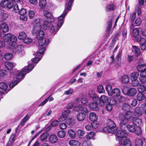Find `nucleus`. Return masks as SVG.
I'll return each instance as SVG.
<instances>
[{
    "label": "nucleus",
    "mask_w": 146,
    "mask_h": 146,
    "mask_svg": "<svg viewBox=\"0 0 146 146\" xmlns=\"http://www.w3.org/2000/svg\"><path fill=\"white\" fill-rule=\"evenodd\" d=\"M127 127L129 131L131 132H134L136 131V127L133 125L128 124Z\"/></svg>",
    "instance_id": "f704fd0d"
},
{
    "label": "nucleus",
    "mask_w": 146,
    "mask_h": 146,
    "mask_svg": "<svg viewBox=\"0 0 146 146\" xmlns=\"http://www.w3.org/2000/svg\"><path fill=\"white\" fill-rule=\"evenodd\" d=\"M116 135L117 137L119 139L120 141L126 138L127 136V131L125 130L122 129L121 130L118 131L116 133Z\"/></svg>",
    "instance_id": "ddd939ff"
},
{
    "label": "nucleus",
    "mask_w": 146,
    "mask_h": 146,
    "mask_svg": "<svg viewBox=\"0 0 146 146\" xmlns=\"http://www.w3.org/2000/svg\"><path fill=\"white\" fill-rule=\"evenodd\" d=\"M141 19L140 18H137L135 21V25L137 26L139 25L141 23Z\"/></svg>",
    "instance_id": "bf43d9fd"
},
{
    "label": "nucleus",
    "mask_w": 146,
    "mask_h": 146,
    "mask_svg": "<svg viewBox=\"0 0 146 146\" xmlns=\"http://www.w3.org/2000/svg\"><path fill=\"white\" fill-rule=\"evenodd\" d=\"M1 29H2V31L4 33H6L9 30L8 26L6 23H3L1 26Z\"/></svg>",
    "instance_id": "c85d7f7f"
},
{
    "label": "nucleus",
    "mask_w": 146,
    "mask_h": 146,
    "mask_svg": "<svg viewBox=\"0 0 146 146\" xmlns=\"http://www.w3.org/2000/svg\"><path fill=\"white\" fill-rule=\"evenodd\" d=\"M107 126L104 127L103 129L105 132H109L111 133H115L117 130V128L114 122L112 120L109 119L107 120Z\"/></svg>",
    "instance_id": "7ed1b4c3"
},
{
    "label": "nucleus",
    "mask_w": 146,
    "mask_h": 146,
    "mask_svg": "<svg viewBox=\"0 0 146 146\" xmlns=\"http://www.w3.org/2000/svg\"><path fill=\"white\" fill-rule=\"evenodd\" d=\"M146 90V83H141L138 88V90L140 93L145 92Z\"/></svg>",
    "instance_id": "aec40b11"
},
{
    "label": "nucleus",
    "mask_w": 146,
    "mask_h": 146,
    "mask_svg": "<svg viewBox=\"0 0 146 146\" xmlns=\"http://www.w3.org/2000/svg\"><path fill=\"white\" fill-rule=\"evenodd\" d=\"M89 119L93 122L96 121L98 120V117L95 113L92 112L90 113L89 115Z\"/></svg>",
    "instance_id": "393cba45"
},
{
    "label": "nucleus",
    "mask_w": 146,
    "mask_h": 146,
    "mask_svg": "<svg viewBox=\"0 0 146 146\" xmlns=\"http://www.w3.org/2000/svg\"><path fill=\"white\" fill-rule=\"evenodd\" d=\"M137 69L139 72H141L145 70L146 69V64H141L137 66Z\"/></svg>",
    "instance_id": "2f4dec72"
},
{
    "label": "nucleus",
    "mask_w": 146,
    "mask_h": 146,
    "mask_svg": "<svg viewBox=\"0 0 146 146\" xmlns=\"http://www.w3.org/2000/svg\"><path fill=\"white\" fill-rule=\"evenodd\" d=\"M36 38L38 40V44L39 45L38 52L35 53V58L32 59L33 62L34 63H37L41 59L42 54L44 53V52L46 50L45 47L44 46L48 45L50 42V40L44 37V32L39 29L37 31Z\"/></svg>",
    "instance_id": "f257e3e1"
},
{
    "label": "nucleus",
    "mask_w": 146,
    "mask_h": 146,
    "mask_svg": "<svg viewBox=\"0 0 146 146\" xmlns=\"http://www.w3.org/2000/svg\"><path fill=\"white\" fill-rule=\"evenodd\" d=\"M73 92V90L72 89H70L65 91L64 93V94L66 95H68L72 94Z\"/></svg>",
    "instance_id": "052dcab7"
},
{
    "label": "nucleus",
    "mask_w": 146,
    "mask_h": 146,
    "mask_svg": "<svg viewBox=\"0 0 146 146\" xmlns=\"http://www.w3.org/2000/svg\"><path fill=\"white\" fill-rule=\"evenodd\" d=\"M108 103L112 106L115 105L117 103L116 100L113 97H110L108 98Z\"/></svg>",
    "instance_id": "cd10ccee"
},
{
    "label": "nucleus",
    "mask_w": 146,
    "mask_h": 146,
    "mask_svg": "<svg viewBox=\"0 0 146 146\" xmlns=\"http://www.w3.org/2000/svg\"><path fill=\"white\" fill-rule=\"evenodd\" d=\"M16 65V64L15 63L10 62L8 61H6L5 63V66L9 70L13 69Z\"/></svg>",
    "instance_id": "5701e85b"
},
{
    "label": "nucleus",
    "mask_w": 146,
    "mask_h": 146,
    "mask_svg": "<svg viewBox=\"0 0 146 146\" xmlns=\"http://www.w3.org/2000/svg\"><path fill=\"white\" fill-rule=\"evenodd\" d=\"M34 67V64H32L29 65L27 67H25V69L19 72L18 70H14L10 74L11 78H13V76H14V77H15L16 79H20L23 78L25 74L32 70Z\"/></svg>",
    "instance_id": "f03ea898"
},
{
    "label": "nucleus",
    "mask_w": 146,
    "mask_h": 146,
    "mask_svg": "<svg viewBox=\"0 0 146 146\" xmlns=\"http://www.w3.org/2000/svg\"><path fill=\"white\" fill-rule=\"evenodd\" d=\"M139 76V74L137 72H134L130 74V78L131 80H136Z\"/></svg>",
    "instance_id": "473e14b6"
},
{
    "label": "nucleus",
    "mask_w": 146,
    "mask_h": 146,
    "mask_svg": "<svg viewBox=\"0 0 146 146\" xmlns=\"http://www.w3.org/2000/svg\"><path fill=\"white\" fill-rule=\"evenodd\" d=\"M137 98L138 101H141L145 98V96L141 93H140L137 94Z\"/></svg>",
    "instance_id": "79ce46f5"
},
{
    "label": "nucleus",
    "mask_w": 146,
    "mask_h": 146,
    "mask_svg": "<svg viewBox=\"0 0 146 146\" xmlns=\"http://www.w3.org/2000/svg\"><path fill=\"white\" fill-rule=\"evenodd\" d=\"M48 134L47 133H45L42 134L40 136V139L43 141L45 140L48 136Z\"/></svg>",
    "instance_id": "de8ad7c7"
},
{
    "label": "nucleus",
    "mask_w": 146,
    "mask_h": 146,
    "mask_svg": "<svg viewBox=\"0 0 146 146\" xmlns=\"http://www.w3.org/2000/svg\"><path fill=\"white\" fill-rule=\"evenodd\" d=\"M66 135V132L64 130H60L58 132L57 135L58 137L61 138L64 137Z\"/></svg>",
    "instance_id": "4c0bfd02"
},
{
    "label": "nucleus",
    "mask_w": 146,
    "mask_h": 146,
    "mask_svg": "<svg viewBox=\"0 0 146 146\" xmlns=\"http://www.w3.org/2000/svg\"><path fill=\"white\" fill-rule=\"evenodd\" d=\"M71 7L68 6H66L63 13L58 18V20L56 23V25L60 26V27L63 25L64 21V19L68 11L71 10Z\"/></svg>",
    "instance_id": "6e6552de"
},
{
    "label": "nucleus",
    "mask_w": 146,
    "mask_h": 146,
    "mask_svg": "<svg viewBox=\"0 0 146 146\" xmlns=\"http://www.w3.org/2000/svg\"><path fill=\"white\" fill-rule=\"evenodd\" d=\"M58 139L56 136L53 134L50 135L49 138V141L52 143H56L58 141Z\"/></svg>",
    "instance_id": "b1692460"
},
{
    "label": "nucleus",
    "mask_w": 146,
    "mask_h": 146,
    "mask_svg": "<svg viewBox=\"0 0 146 146\" xmlns=\"http://www.w3.org/2000/svg\"><path fill=\"white\" fill-rule=\"evenodd\" d=\"M132 121L134 124L138 126H140L142 124V119L138 117L133 118Z\"/></svg>",
    "instance_id": "dca6fc26"
},
{
    "label": "nucleus",
    "mask_w": 146,
    "mask_h": 146,
    "mask_svg": "<svg viewBox=\"0 0 146 146\" xmlns=\"http://www.w3.org/2000/svg\"><path fill=\"white\" fill-rule=\"evenodd\" d=\"M119 143L122 145L124 146H131V143L130 140L126 138L122 139L121 141H119Z\"/></svg>",
    "instance_id": "a211bd4d"
},
{
    "label": "nucleus",
    "mask_w": 146,
    "mask_h": 146,
    "mask_svg": "<svg viewBox=\"0 0 146 146\" xmlns=\"http://www.w3.org/2000/svg\"><path fill=\"white\" fill-rule=\"evenodd\" d=\"M131 80L132 81V84L133 86H135L138 85L139 84V81L137 79Z\"/></svg>",
    "instance_id": "e2e57ef3"
},
{
    "label": "nucleus",
    "mask_w": 146,
    "mask_h": 146,
    "mask_svg": "<svg viewBox=\"0 0 146 146\" xmlns=\"http://www.w3.org/2000/svg\"><path fill=\"white\" fill-rule=\"evenodd\" d=\"M110 83H109L108 84H107L106 86V90L108 94L109 95H111V94L112 87Z\"/></svg>",
    "instance_id": "c9c22d12"
},
{
    "label": "nucleus",
    "mask_w": 146,
    "mask_h": 146,
    "mask_svg": "<svg viewBox=\"0 0 146 146\" xmlns=\"http://www.w3.org/2000/svg\"><path fill=\"white\" fill-rule=\"evenodd\" d=\"M130 108L129 105L127 103L124 104L122 106V109L125 111L128 110Z\"/></svg>",
    "instance_id": "4d7b16f0"
},
{
    "label": "nucleus",
    "mask_w": 146,
    "mask_h": 146,
    "mask_svg": "<svg viewBox=\"0 0 146 146\" xmlns=\"http://www.w3.org/2000/svg\"><path fill=\"white\" fill-rule=\"evenodd\" d=\"M95 135V133L94 132H90L86 135V138L87 139H91L93 138Z\"/></svg>",
    "instance_id": "8fccbe9b"
},
{
    "label": "nucleus",
    "mask_w": 146,
    "mask_h": 146,
    "mask_svg": "<svg viewBox=\"0 0 146 146\" xmlns=\"http://www.w3.org/2000/svg\"><path fill=\"white\" fill-rule=\"evenodd\" d=\"M68 134L69 137L73 139H74L76 137V133L75 131L72 129H70L68 131Z\"/></svg>",
    "instance_id": "bb28decb"
},
{
    "label": "nucleus",
    "mask_w": 146,
    "mask_h": 146,
    "mask_svg": "<svg viewBox=\"0 0 146 146\" xmlns=\"http://www.w3.org/2000/svg\"><path fill=\"white\" fill-rule=\"evenodd\" d=\"M80 99L77 98L75 100V105L73 109V110L75 111H80L81 113L85 115H87L89 111L87 108L85 107L82 106V105L80 104H79V102Z\"/></svg>",
    "instance_id": "20e7f679"
},
{
    "label": "nucleus",
    "mask_w": 146,
    "mask_h": 146,
    "mask_svg": "<svg viewBox=\"0 0 146 146\" xmlns=\"http://www.w3.org/2000/svg\"><path fill=\"white\" fill-rule=\"evenodd\" d=\"M64 115V114H62V115L59 118V120L60 121H63L66 119L67 117Z\"/></svg>",
    "instance_id": "774afa93"
},
{
    "label": "nucleus",
    "mask_w": 146,
    "mask_h": 146,
    "mask_svg": "<svg viewBox=\"0 0 146 146\" xmlns=\"http://www.w3.org/2000/svg\"><path fill=\"white\" fill-rule=\"evenodd\" d=\"M44 16L47 18L46 21H44V23L46 22V23H50L52 22L54 20V17L51 13L47 11H45L43 13Z\"/></svg>",
    "instance_id": "9b49d317"
},
{
    "label": "nucleus",
    "mask_w": 146,
    "mask_h": 146,
    "mask_svg": "<svg viewBox=\"0 0 146 146\" xmlns=\"http://www.w3.org/2000/svg\"><path fill=\"white\" fill-rule=\"evenodd\" d=\"M19 12L20 15H24L27 12L26 9L23 8L21 9Z\"/></svg>",
    "instance_id": "338daca9"
},
{
    "label": "nucleus",
    "mask_w": 146,
    "mask_h": 146,
    "mask_svg": "<svg viewBox=\"0 0 146 146\" xmlns=\"http://www.w3.org/2000/svg\"><path fill=\"white\" fill-rule=\"evenodd\" d=\"M47 4L46 0H39V4L40 7L43 8L45 7Z\"/></svg>",
    "instance_id": "a18cd8bd"
},
{
    "label": "nucleus",
    "mask_w": 146,
    "mask_h": 146,
    "mask_svg": "<svg viewBox=\"0 0 146 146\" xmlns=\"http://www.w3.org/2000/svg\"><path fill=\"white\" fill-rule=\"evenodd\" d=\"M7 88L8 86L5 83L3 82H0V89L4 90H5L7 89Z\"/></svg>",
    "instance_id": "c03bdc74"
},
{
    "label": "nucleus",
    "mask_w": 146,
    "mask_h": 146,
    "mask_svg": "<svg viewBox=\"0 0 146 146\" xmlns=\"http://www.w3.org/2000/svg\"><path fill=\"white\" fill-rule=\"evenodd\" d=\"M132 117V113L131 111H128L126 112L123 115L121 116L120 117V122L119 126L120 129H123V126H125L128 122L129 119Z\"/></svg>",
    "instance_id": "423d86ee"
},
{
    "label": "nucleus",
    "mask_w": 146,
    "mask_h": 146,
    "mask_svg": "<svg viewBox=\"0 0 146 146\" xmlns=\"http://www.w3.org/2000/svg\"><path fill=\"white\" fill-rule=\"evenodd\" d=\"M115 7V6L113 4H111L106 7V10L107 12H109L113 11L114 10Z\"/></svg>",
    "instance_id": "72a5a7b5"
},
{
    "label": "nucleus",
    "mask_w": 146,
    "mask_h": 146,
    "mask_svg": "<svg viewBox=\"0 0 146 146\" xmlns=\"http://www.w3.org/2000/svg\"><path fill=\"white\" fill-rule=\"evenodd\" d=\"M111 105L108 103L106 105V108L108 111H110L112 109V106Z\"/></svg>",
    "instance_id": "69168bd1"
},
{
    "label": "nucleus",
    "mask_w": 146,
    "mask_h": 146,
    "mask_svg": "<svg viewBox=\"0 0 146 146\" xmlns=\"http://www.w3.org/2000/svg\"><path fill=\"white\" fill-rule=\"evenodd\" d=\"M13 57V55L12 54L10 53H6L4 55V58L6 60L11 59Z\"/></svg>",
    "instance_id": "37998d69"
},
{
    "label": "nucleus",
    "mask_w": 146,
    "mask_h": 146,
    "mask_svg": "<svg viewBox=\"0 0 146 146\" xmlns=\"http://www.w3.org/2000/svg\"><path fill=\"white\" fill-rule=\"evenodd\" d=\"M54 100V98L51 96H50L46 98L45 100L42 102L40 104L39 106H42L45 104L49 100L50 101H51Z\"/></svg>",
    "instance_id": "a19ab883"
},
{
    "label": "nucleus",
    "mask_w": 146,
    "mask_h": 146,
    "mask_svg": "<svg viewBox=\"0 0 146 146\" xmlns=\"http://www.w3.org/2000/svg\"><path fill=\"white\" fill-rule=\"evenodd\" d=\"M132 50L136 56H137L140 55V52L139 49L135 46H133Z\"/></svg>",
    "instance_id": "c756f323"
},
{
    "label": "nucleus",
    "mask_w": 146,
    "mask_h": 146,
    "mask_svg": "<svg viewBox=\"0 0 146 146\" xmlns=\"http://www.w3.org/2000/svg\"><path fill=\"white\" fill-rule=\"evenodd\" d=\"M90 108L93 110H98L99 108L98 106V104L96 102H92L89 104Z\"/></svg>",
    "instance_id": "6ab92c4d"
},
{
    "label": "nucleus",
    "mask_w": 146,
    "mask_h": 146,
    "mask_svg": "<svg viewBox=\"0 0 146 146\" xmlns=\"http://www.w3.org/2000/svg\"><path fill=\"white\" fill-rule=\"evenodd\" d=\"M86 115L82 113H79L77 115V119L79 121L83 120L85 118Z\"/></svg>",
    "instance_id": "ea45409f"
},
{
    "label": "nucleus",
    "mask_w": 146,
    "mask_h": 146,
    "mask_svg": "<svg viewBox=\"0 0 146 146\" xmlns=\"http://www.w3.org/2000/svg\"><path fill=\"white\" fill-rule=\"evenodd\" d=\"M137 92L136 89L134 88H131L128 89L127 94L129 96H133L136 94Z\"/></svg>",
    "instance_id": "4be33fe9"
},
{
    "label": "nucleus",
    "mask_w": 146,
    "mask_h": 146,
    "mask_svg": "<svg viewBox=\"0 0 146 146\" xmlns=\"http://www.w3.org/2000/svg\"><path fill=\"white\" fill-rule=\"evenodd\" d=\"M76 134L79 136H82L85 134V132L82 130L79 129L76 131Z\"/></svg>",
    "instance_id": "603ef678"
},
{
    "label": "nucleus",
    "mask_w": 146,
    "mask_h": 146,
    "mask_svg": "<svg viewBox=\"0 0 146 146\" xmlns=\"http://www.w3.org/2000/svg\"><path fill=\"white\" fill-rule=\"evenodd\" d=\"M120 80L121 82L124 84L128 83L129 81V77L128 75L125 74L122 76L120 78Z\"/></svg>",
    "instance_id": "412c9836"
},
{
    "label": "nucleus",
    "mask_w": 146,
    "mask_h": 146,
    "mask_svg": "<svg viewBox=\"0 0 146 146\" xmlns=\"http://www.w3.org/2000/svg\"><path fill=\"white\" fill-rule=\"evenodd\" d=\"M14 42L12 41L9 42L7 44V48L9 49H11L13 50L15 48V43L13 42Z\"/></svg>",
    "instance_id": "e433bc0d"
},
{
    "label": "nucleus",
    "mask_w": 146,
    "mask_h": 146,
    "mask_svg": "<svg viewBox=\"0 0 146 146\" xmlns=\"http://www.w3.org/2000/svg\"><path fill=\"white\" fill-rule=\"evenodd\" d=\"M108 98L105 95L102 96L100 98L99 100V104L101 106H104L105 103L107 101H108Z\"/></svg>",
    "instance_id": "f3484780"
},
{
    "label": "nucleus",
    "mask_w": 146,
    "mask_h": 146,
    "mask_svg": "<svg viewBox=\"0 0 146 146\" xmlns=\"http://www.w3.org/2000/svg\"><path fill=\"white\" fill-rule=\"evenodd\" d=\"M143 142L141 139H136L135 142V145L137 146H142L143 145Z\"/></svg>",
    "instance_id": "5fc2aeb1"
},
{
    "label": "nucleus",
    "mask_w": 146,
    "mask_h": 146,
    "mask_svg": "<svg viewBox=\"0 0 146 146\" xmlns=\"http://www.w3.org/2000/svg\"><path fill=\"white\" fill-rule=\"evenodd\" d=\"M44 21L42 19H36L34 23V26L32 31L33 35H35L37 33V31L40 29H42V26L44 24Z\"/></svg>",
    "instance_id": "0eeeda50"
},
{
    "label": "nucleus",
    "mask_w": 146,
    "mask_h": 146,
    "mask_svg": "<svg viewBox=\"0 0 146 146\" xmlns=\"http://www.w3.org/2000/svg\"><path fill=\"white\" fill-rule=\"evenodd\" d=\"M113 19L109 20L108 23V26L107 27V29L106 30V34L107 35H109L111 34L112 32H111V23L112 22Z\"/></svg>",
    "instance_id": "a878e982"
},
{
    "label": "nucleus",
    "mask_w": 146,
    "mask_h": 146,
    "mask_svg": "<svg viewBox=\"0 0 146 146\" xmlns=\"http://www.w3.org/2000/svg\"><path fill=\"white\" fill-rule=\"evenodd\" d=\"M139 33V30L137 28H135L133 30V40L137 42L139 41V39L141 37H138Z\"/></svg>",
    "instance_id": "2eb2a0df"
},
{
    "label": "nucleus",
    "mask_w": 146,
    "mask_h": 146,
    "mask_svg": "<svg viewBox=\"0 0 146 146\" xmlns=\"http://www.w3.org/2000/svg\"><path fill=\"white\" fill-rule=\"evenodd\" d=\"M32 41V39L28 37H26L24 39V42L27 44H29L31 43Z\"/></svg>",
    "instance_id": "6e6d98bb"
},
{
    "label": "nucleus",
    "mask_w": 146,
    "mask_h": 146,
    "mask_svg": "<svg viewBox=\"0 0 146 146\" xmlns=\"http://www.w3.org/2000/svg\"><path fill=\"white\" fill-rule=\"evenodd\" d=\"M81 103L83 105L86 106V103L88 102V99L85 97L81 99Z\"/></svg>",
    "instance_id": "680f3d73"
},
{
    "label": "nucleus",
    "mask_w": 146,
    "mask_h": 146,
    "mask_svg": "<svg viewBox=\"0 0 146 146\" xmlns=\"http://www.w3.org/2000/svg\"><path fill=\"white\" fill-rule=\"evenodd\" d=\"M139 41L137 42H139L140 44V47L142 50H145L146 51V40L143 38H141Z\"/></svg>",
    "instance_id": "4468645a"
},
{
    "label": "nucleus",
    "mask_w": 146,
    "mask_h": 146,
    "mask_svg": "<svg viewBox=\"0 0 146 146\" xmlns=\"http://www.w3.org/2000/svg\"><path fill=\"white\" fill-rule=\"evenodd\" d=\"M17 38L13 34L11 33H7L5 34L3 36V42H7L10 40L12 41L15 42Z\"/></svg>",
    "instance_id": "9d476101"
},
{
    "label": "nucleus",
    "mask_w": 146,
    "mask_h": 146,
    "mask_svg": "<svg viewBox=\"0 0 146 146\" xmlns=\"http://www.w3.org/2000/svg\"><path fill=\"white\" fill-rule=\"evenodd\" d=\"M111 94L109 96H113L115 97H118V100L119 102H121L122 101L124 100V98L122 96H120L121 92L120 90L118 88H116L113 89L112 90L111 92Z\"/></svg>",
    "instance_id": "1a4fd4ad"
},
{
    "label": "nucleus",
    "mask_w": 146,
    "mask_h": 146,
    "mask_svg": "<svg viewBox=\"0 0 146 146\" xmlns=\"http://www.w3.org/2000/svg\"><path fill=\"white\" fill-rule=\"evenodd\" d=\"M74 106V102H70L67 104L66 108L68 109H71Z\"/></svg>",
    "instance_id": "13d9d810"
},
{
    "label": "nucleus",
    "mask_w": 146,
    "mask_h": 146,
    "mask_svg": "<svg viewBox=\"0 0 146 146\" xmlns=\"http://www.w3.org/2000/svg\"><path fill=\"white\" fill-rule=\"evenodd\" d=\"M68 143L71 146H79L80 145V143L79 142L74 140L69 141Z\"/></svg>",
    "instance_id": "7c9ffc66"
},
{
    "label": "nucleus",
    "mask_w": 146,
    "mask_h": 146,
    "mask_svg": "<svg viewBox=\"0 0 146 146\" xmlns=\"http://www.w3.org/2000/svg\"><path fill=\"white\" fill-rule=\"evenodd\" d=\"M22 50L21 47L20 45H19L15 47L13 50V52L16 53L19 52Z\"/></svg>",
    "instance_id": "09e8293b"
},
{
    "label": "nucleus",
    "mask_w": 146,
    "mask_h": 146,
    "mask_svg": "<svg viewBox=\"0 0 146 146\" xmlns=\"http://www.w3.org/2000/svg\"><path fill=\"white\" fill-rule=\"evenodd\" d=\"M97 90L98 92L100 94L104 93L105 92L103 86L101 85L97 86Z\"/></svg>",
    "instance_id": "58836bf2"
},
{
    "label": "nucleus",
    "mask_w": 146,
    "mask_h": 146,
    "mask_svg": "<svg viewBox=\"0 0 146 146\" xmlns=\"http://www.w3.org/2000/svg\"><path fill=\"white\" fill-rule=\"evenodd\" d=\"M56 27L52 23H47L46 22H44L42 26V28L44 30H46L48 28L50 33L55 34L60 28V26H57L56 25Z\"/></svg>",
    "instance_id": "39448f33"
},
{
    "label": "nucleus",
    "mask_w": 146,
    "mask_h": 146,
    "mask_svg": "<svg viewBox=\"0 0 146 146\" xmlns=\"http://www.w3.org/2000/svg\"><path fill=\"white\" fill-rule=\"evenodd\" d=\"M30 118V116L28 115H27L24 117L23 120L22 121L20 124L22 126H23L25 123L27 121L28 119Z\"/></svg>",
    "instance_id": "864d4df0"
},
{
    "label": "nucleus",
    "mask_w": 146,
    "mask_h": 146,
    "mask_svg": "<svg viewBox=\"0 0 146 146\" xmlns=\"http://www.w3.org/2000/svg\"><path fill=\"white\" fill-rule=\"evenodd\" d=\"M135 112L138 117H140L142 115V113L140 110V108H139L136 107L135 109Z\"/></svg>",
    "instance_id": "3c124183"
},
{
    "label": "nucleus",
    "mask_w": 146,
    "mask_h": 146,
    "mask_svg": "<svg viewBox=\"0 0 146 146\" xmlns=\"http://www.w3.org/2000/svg\"><path fill=\"white\" fill-rule=\"evenodd\" d=\"M26 37V35L24 32H22L19 33L18 38L20 40L24 39Z\"/></svg>",
    "instance_id": "49530a36"
},
{
    "label": "nucleus",
    "mask_w": 146,
    "mask_h": 146,
    "mask_svg": "<svg viewBox=\"0 0 146 146\" xmlns=\"http://www.w3.org/2000/svg\"><path fill=\"white\" fill-rule=\"evenodd\" d=\"M1 6L2 7H7L8 9H11L13 6V2L8 0H1Z\"/></svg>",
    "instance_id": "f8f14e48"
},
{
    "label": "nucleus",
    "mask_w": 146,
    "mask_h": 146,
    "mask_svg": "<svg viewBox=\"0 0 146 146\" xmlns=\"http://www.w3.org/2000/svg\"><path fill=\"white\" fill-rule=\"evenodd\" d=\"M95 95V93L94 90H90L89 92V95L90 97L92 98L94 97V96Z\"/></svg>",
    "instance_id": "0e129e2a"
}]
</instances>
